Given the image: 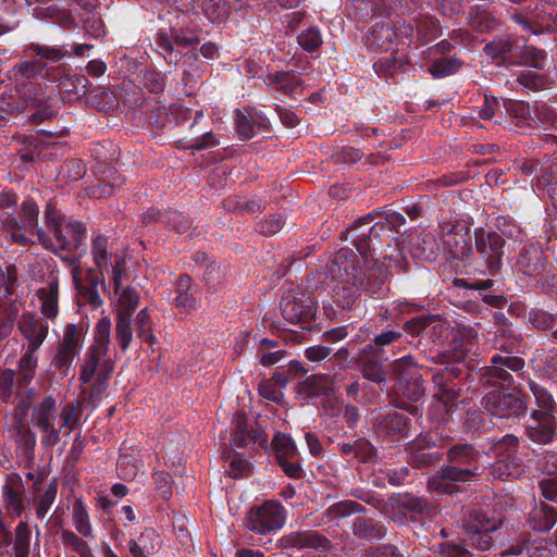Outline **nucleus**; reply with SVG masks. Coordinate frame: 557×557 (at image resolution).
Returning <instances> with one entry per match:
<instances>
[{"mask_svg":"<svg viewBox=\"0 0 557 557\" xmlns=\"http://www.w3.org/2000/svg\"><path fill=\"white\" fill-rule=\"evenodd\" d=\"M362 258L351 249L342 248L333 256L327 265V274L337 282L333 288V299L343 309L355 304L361 290L375 293L386 281L387 272L377 260H373L368 274L360 267Z\"/></svg>","mask_w":557,"mask_h":557,"instance_id":"nucleus-1","label":"nucleus"},{"mask_svg":"<svg viewBox=\"0 0 557 557\" xmlns=\"http://www.w3.org/2000/svg\"><path fill=\"white\" fill-rule=\"evenodd\" d=\"M110 342L111 321L108 317H102L95 326L94 343L86 352L79 374L82 384L92 383L90 388L84 389L82 394L87 396L94 407L102 398L114 369V362L108 356Z\"/></svg>","mask_w":557,"mask_h":557,"instance_id":"nucleus-2","label":"nucleus"},{"mask_svg":"<svg viewBox=\"0 0 557 557\" xmlns=\"http://www.w3.org/2000/svg\"><path fill=\"white\" fill-rule=\"evenodd\" d=\"M480 453L469 444H456L447 450L451 466L442 468L428 482V488L438 494L460 492L458 483H465L481 474Z\"/></svg>","mask_w":557,"mask_h":557,"instance_id":"nucleus-3","label":"nucleus"},{"mask_svg":"<svg viewBox=\"0 0 557 557\" xmlns=\"http://www.w3.org/2000/svg\"><path fill=\"white\" fill-rule=\"evenodd\" d=\"M375 214L380 215L381 212L377 211L369 213L368 215L358 219L352 226L346 230V239H351L354 242L366 267H368L371 261L376 260L374 256L376 251V243L381 237V233L397 230L405 223V218L400 213L388 210L384 212V222L379 221L370 226Z\"/></svg>","mask_w":557,"mask_h":557,"instance_id":"nucleus-4","label":"nucleus"},{"mask_svg":"<svg viewBox=\"0 0 557 557\" xmlns=\"http://www.w3.org/2000/svg\"><path fill=\"white\" fill-rule=\"evenodd\" d=\"M500 520L488 506L471 503L467 509L463 528L466 541L479 550H487L493 543V533L498 530Z\"/></svg>","mask_w":557,"mask_h":557,"instance_id":"nucleus-5","label":"nucleus"},{"mask_svg":"<svg viewBox=\"0 0 557 557\" xmlns=\"http://www.w3.org/2000/svg\"><path fill=\"white\" fill-rule=\"evenodd\" d=\"M484 410L498 421H518L527 416L528 401L520 391H492L481 400Z\"/></svg>","mask_w":557,"mask_h":557,"instance_id":"nucleus-6","label":"nucleus"},{"mask_svg":"<svg viewBox=\"0 0 557 557\" xmlns=\"http://www.w3.org/2000/svg\"><path fill=\"white\" fill-rule=\"evenodd\" d=\"M519 438L513 434H506L495 445V461L490 467L493 479L507 481L517 479L525 472L522 459L517 455Z\"/></svg>","mask_w":557,"mask_h":557,"instance_id":"nucleus-7","label":"nucleus"},{"mask_svg":"<svg viewBox=\"0 0 557 557\" xmlns=\"http://www.w3.org/2000/svg\"><path fill=\"white\" fill-rule=\"evenodd\" d=\"M286 522V510L275 500H267L253 506L247 512L245 527L257 534H268L281 530Z\"/></svg>","mask_w":557,"mask_h":557,"instance_id":"nucleus-8","label":"nucleus"},{"mask_svg":"<svg viewBox=\"0 0 557 557\" xmlns=\"http://www.w3.org/2000/svg\"><path fill=\"white\" fill-rule=\"evenodd\" d=\"M392 372L398 380L401 394L411 401H418L424 395L425 388L420 368L412 356L397 359L392 366Z\"/></svg>","mask_w":557,"mask_h":557,"instance_id":"nucleus-9","label":"nucleus"},{"mask_svg":"<svg viewBox=\"0 0 557 557\" xmlns=\"http://www.w3.org/2000/svg\"><path fill=\"white\" fill-rule=\"evenodd\" d=\"M505 240L495 232L485 231L483 227L474 230V246L483 260L490 275L500 272L504 257Z\"/></svg>","mask_w":557,"mask_h":557,"instance_id":"nucleus-10","label":"nucleus"},{"mask_svg":"<svg viewBox=\"0 0 557 557\" xmlns=\"http://www.w3.org/2000/svg\"><path fill=\"white\" fill-rule=\"evenodd\" d=\"M57 416L55 399L52 396L45 397L33 407L30 420L41 431L44 446L52 447L60 441V429L55 428Z\"/></svg>","mask_w":557,"mask_h":557,"instance_id":"nucleus-11","label":"nucleus"},{"mask_svg":"<svg viewBox=\"0 0 557 557\" xmlns=\"http://www.w3.org/2000/svg\"><path fill=\"white\" fill-rule=\"evenodd\" d=\"M491 367L480 375V383L483 386H510L512 383V375L508 370L512 372H519L524 367V360L516 356H502L494 355L491 359Z\"/></svg>","mask_w":557,"mask_h":557,"instance_id":"nucleus-12","label":"nucleus"},{"mask_svg":"<svg viewBox=\"0 0 557 557\" xmlns=\"http://www.w3.org/2000/svg\"><path fill=\"white\" fill-rule=\"evenodd\" d=\"M91 255L97 267V272L103 274L109 267L112 268V282L114 290L119 294L122 286V274L125 270V260L120 255L109 251V240L103 235H97L91 240Z\"/></svg>","mask_w":557,"mask_h":557,"instance_id":"nucleus-13","label":"nucleus"},{"mask_svg":"<svg viewBox=\"0 0 557 557\" xmlns=\"http://www.w3.org/2000/svg\"><path fill=\"white\" fill-rule=\"evenodd\" d=\"M17 94L20 95V103L26 108H36L37 111L30 115V121L34 123H41L42 121L52 117L55 110L52 107V96H45L44 89L39 84L27 83L17 86Z\"/></svg>","mask_w":557,"mask_h":557,"instance_id":"nucleus-14","label":"nucleus"},{"mask_svg":"<svg viewBox=\"0 0 557 557\" xmlns=\"http://www.w3.org/2000/svg\"><path fill=\"white\" fill-rule=\"evenodd\" d=\"M231 444L235 448L257 450L268 444V434L259 426L249 424L246 414L238 413L233 421Z\"/></svg>","mask_w":557,"mask_h":557,"instance_id":"nucleus-15","label":"nucleus"},{"mask_svg":"<svg viewBox=\"0 0 557 557\" xmlns=\"http://www.w3.org/2000/svg\"><path fill=\"white\" fill-rule=\"evenodd\" d=\"M459 370L456 367H445L433 373V382L437 388L435 397L438 399L436 408L446 413L450 410L453 401L459 396Z\"/></svg>","mask_w":557,"mask_h":557,"instance_id":"nucleus-16","label":"nucleus"},{"mask_svg":"<svg viewBox=\"0 0 557 557\" xmlns=\"http://www.w3.org/2000/svg\"><path fill=\"white\" fill-rule=\"evenodd\" d=\"M38 206L33 199H26L22 202L18 212L17 227L14 230V233H10L14 242L21 244L26 243V237L22 234V231H24L25 233H35L38 240L45 247H48L49 236L41 227H38Z\"/></svg>","mask_w":557,"mask_h":557,"instance_id":"nucleus-17","label":"nucleus"},{"mask_svg":"<svg viewBox=\"0 0 557 557\" xmlns=\"http://www.w3.org/2000/svg\"><path fill=\"white\" fill-rule=\"evenodd\" d=\"M280 306L283 318L290 324L308 323L315 313L312 299L302 293L286 294L282 297Z\"/></svg>","mask_w":557,"mask_h":557,"instance_id":"nucleus-18","label":"nucleus"},{"mask_svg":"<svg viewBox=\"0 0 557 557\" xmlns=\"http://www.w3.org/2000/svg\"><path fill=\"white\" fill-rule=\"evenodd\" d=\"M54 235V243L49 238L47 249L50 250H75L86 239V227L82 222L74 219H69L63 224L57 225L52 231Z\"/></svg>","mask_w":557,"mask_h":557,"instance_id":"nucleus-19","label":"nucleus"},{"mask_svg":"<svg viewBox=\"0 0 557 557\" xmlns=\"http://www.w3.org/2000/svg\"><path fill=\"white\" fill-rule=\"evenodd\" d=\"M84 339L83 327L75 324H67L63 337L59 342L57 354L53 360L55 368L67 369L75 356L79 352Z\"/></svg>","mask_w":557,"mask_h":557,"instance_id":"nucleus-20","label":"nucleus"},{"mask_svg":"<svg viewBox=\"0 0 557 557\" xmlns=\"http://www.w3.org/2000/svg\"><path fill=\"white\" fill-rule=\"evenodd\" d=\"M528 437L537 444H549L557 436V419L552 412H531L530 422L525 428Z\"/></svg>","mask_w":557,"mask_h":557,"instance_id":"nucleus-21","label":"nucleus"},{"mask_svg":"<svg viewBox=\"0 0 557 557\" xmlns=\"http://www.w3.org/2000/svg\"><path fill=\"white\" fill-rule=\"evenodd\" d=\"M73 280L81 297L92 308L102 305V300L98 293V286L103 285V274L98 273L96 269H88L85 276L82 277V271L77 268L72 271Z\"/></svg>","mask_w":557,"mask_h":557,"instance_id":"nucleus-22","label":"nucleus"},{"mask_svg":"<svg viewBox=\"0 0 557 557\" xmlns=\"http://www.w3.org/2000/svg\"><path fill=\"white\" fill-rule=\"evenodd\" d=\"M277 547L282 549H288L292 547L304 549V548H321L322 550H329L332 547L330 540L322 536L315 531H295L282 536L277 541Z\"/></svg>","mask_w":557,"mask_h":557,"instance_id":"nucleus-23","label":"nucleus"},{"mask_svg":"<svg viewBox=\"0 0 557 557\" xmlns=\"http://www.w3.org/2000/svg\"><path fill=\"white\" fill-rule=\"evenodd\" d=\"M374 425L379 435L391 441H398L409 435V423L406 416L399 412L377 414L374 418Z\"/></svg>","mask_w":557,"mask_h":557,"instance_id":"nucleus-24","label":"nucleus"},{"mask_svg":"<svg viewBox=\"0 0 557 557\" xmlns=\"http://www.w3.org/2000/svg\"><path fill=\"white\" fill-rule=\"evenodd\" d=\"M17 330L27 341V348L38 349L48 335V324L33 313L26 312L17 321Z\"/></svg>","mask_w":557,"mask_h":557,"instance_id":"nucleus-25","label":"nucleus"},{"mask_svg":"<svg viewBox=\"0 0 557 557\" xmlns=\"http://www.w3.org/2000/svg\"><path fill=\"white\" fill-rule=\"evenodd\" d=\"M443 240L449 253L456 259H466L471 253V246L467 242L466 233H462V228L458 224L451 222H445L441 224Z\"/></svg>","mask_w":557,"mask_h":557,"instance_id":"nucleus-26","label":"nucleus"},{"mask_svg":"<svg viewBox=\"0 0 557 557\" xmlns=\"http://www.w3.org/2000/svg\"><path fill=\"white\" fill-rule=\"evenodd\" d=\"M545 255L536 244L522 246L517 258L516 269L527 276H534L543 269Z\"/></svg>","mask_w":557,"mask_h":557,"instance_id":"nucleus-27","label":"nucleus"},{"mask_svg":"<svg viewBox=\"0 0 557 557\" xmlns=\"http://www.w3.org/2000/svg\"><path fill=\"white\" fill-rule=\"evenodd\" d=\"M2 502L7 513L20 517L23 512V483L20 476H9L2 486Z\"/></svg>","mask_w":557,"mask_h":557,"instance_id":"nucleus-28","label":"nucleus"},{"mask_svg":"<svg viewBox=\"0 0 557 557\" xmlns=\"http://www.w3.org/2000/svg\"><path fill=\"white\" fill-rule=\"evenodd\" d=\"M160 547V535L152 528H145L136 539L128 542V550L133 557H151Z\"/></svg>","mask_w":557,"mask_h":557,"instance_id":"nucleus-29","label":"nucleus"},{"mask_svg":"<svg viewBox=\"0 0 557 557\" xmlns=\"http://www.w3.org/2000/svg\"><path fill=\"white\" fill-rule=\"evenodd\" d=\"M409 66L408 55L395 50L388 55H383L373 63V70L380 77L392 78L397 74L405 72Z\"/></svg>","mask_w":557,"mask_h":557,"instance_id":"nucleus-30","label":"nucleus"},{"mask_svg":"<svg viewBox=\"0 0 557 557\" xmlns=\"http://www.w3.org/2000/svg\"><path fill=\"white\" fill-rule=\"evenodd\" d=\"M268 85L290 98L302 95L304 83L299 75L289 72H275L268 76Z\"/></svg>","mask_w":557,"mask_h":557,"instance_id":"nucleus-31","label":"nucleus"},{"mask_svg":"<svg viewBox=\"0 0 557 557\" xmlns=\"http://www.w3.org/2000/svg\"><path fill=\"white\" fill-rule=\"evenodd\" d=\"M557 522V509L554 506L541 503L529 513L528 523L536 532L549 531Z\"/></svg>","mask_w":557,"mask_h":557,"instance_id":"nucleus-32","label":"nucleus"},{"mask_svg":"<svg viewBox=\"0 0 557 557\" xmlns=\"http://www.w3.org/2000/svg\"><path fill=\"white\" fill-rule=\"evenodd\" d=\"M437 444V440H435L432 434H426L416 440L414 446L418 448L417 451L411 453L410 455V465L417 468L428 467L434 465L440 461L441 454L437 451H425V447L435 446Z\"/></svg>","mask_w":557,"mask_h":557,"instance_id":"nucleus-33","label":"nucleus"},{"mask_svg":"<svg viewBox=\"0 0 557 557\" xmlns=\"http://www.w3.org/2000/svg\"><path fill=\"white\" fill-rule=\"evenodd\" d=\"M396 32L389 24L374 25L366 38V45L371 50L388 51L396 42Z\"/></svg>","mask_w":557,"mask_h":557,"instance_id":"nucleus-34","label":"nucleus"},{"mask_svg":"<svg viewBox=\"0 0 557 557\" xmlns=\"http://www.w3.org/2000/svg\"><path fill=\"white\" fill-rule=\"evenodd\" d=\"M269 121L262 115L255 113L246 115L237 111L235 115L236 131L240 139L247 140L255 136L256 129H268Z\"/></svg>","mask_w":557,"mask_h":557,"instance_id":"nucleus-35","label":"nucleus"},{"mask_svg":"<svg viewBox=\"0 0 557 557\" xmlns=\"http://www.w3.org/2000/svg\"><path fill=\"white\" fill-rule=\"evenodd\" d=\"M123 184V180L116 170L109 168L107 169L101 177L97 178V182L87 188V194L94 198H104L110 196L115 187Z\"/></svg>","mask_w":557,"mask_h":557,"instance_id":"nucleus-36","label":"nucleus"},{"mask_svg":"<svg viewBox=\"0 0 557 557\" xmlns=\"http://www.w3.org/2000/svg\"><path fill=\"white\" fill-rule=\"evenodd\" d=\"M88 79L79 74H65L59 81V92L69 101L79 99L87 91Z\"/></svg>","mask_w":557,"mask_h":557,"instance_id":"nucleus-37","label":"nucleus"},{"mask_svg":"<svg viewBox=\"0 0 557 557\" xmlns=\"http://www.w3.org/2000/svg\"><path fill=\"white\" fill-rule=\"evenodd\" d=\"M17 205V196L11 191L0 194V223L9 233H14L17 227V219L14 213Z\"/></svg>","mask_w":557,"mask_h":557,"instance_id":"nucleus-38","label":"nucleus"},{"mask_svg":"<svg viewBox=\"0 0 557 557\" xmlns=\"http://www.w3.org/2000/svg\"><path fill=\"white\" fill-rule=\"evenodd\" d=\"M522 543L504 552L503 555H520L525 550L528 557H555L553 544L547 540H535L532 543H529L528 540H522Z\"/></svg>","mask_w":557,"mask_h":557,"instance_id":"nucleus-39","label":"nucleus"},{"mask_svg":"<svg viewBox=\"0 0 557 557\" xmlns=\"http://www.w3.org/2000/svg\"><path fill=\"white\" fill-rule=\"evenodd\" d=\"M44 69L45 63L41 60L20 62L9 72V79L20 86L22 79H34L42 73Z\"/></svg>","mask_w":557,"mask_h":557,"instance_id":"nucleus-40","label":"nucleus"},{"mask_svg":"<svg viewBox=\"0 0 557 557\" xmlns=\"http://www.w3.org/2000/svg\"><path fill=\"white\" fill-rule=\"evenodd\" d=\"M143 469V460H140L134 451L131 454L122 453L120 455L116 463V471L119 476L123 480H134Z\"/></svg>","mask_w":557,"mask_h":557,"instance_id":"nucleus-41","label":"nucleus"},{"mask_svg":"<svg viewBox=\"0 0 557 557\" xmlns=\"http://www.w3.org/2000/svg\"><path fill=\"white\" fill-rule=\"evenodd\" d=\"M40 300V311L47 319H54L58 315V284L50 283L47 287L37 292Z\"/></svg>","mask_w":557,"mask_h":557,"instance_id":"nucleus-42","label":"nucleus"},{"mask_svg":"<svg viewBox=\"0 0 557 557\" xmlns=\"http://www.w3.org/2000/svg\"><path fill=\"white\" fill-rule=\"evenodd\" d=\"M114 98L131 110L140 108L145 103L141 89L132 82H124Z\"/></svg>","mask_w":557,"mask_h":557,"instance_id":"nucleus-43","label":"nucleus"},{"mask_svg":"<svg viewBox=\"0 0 557 557\" xmlns=\"http://www.w3.org/2000/svg\"><path fill=\"white\" fill-rule=\"evenodd\" d=\"M193 282L188 275H181L177 280V296L175 304L187 311L197 309V300L191 292Z\"/></svg>","mask_w":557,"mask_h":557,"instance_id":"nucleus-44","label":"nucleus"},{"mask_svg":"<svg viewBox=\"0 0 557 557\" xmlns=\"http://www.w3.org/2000/svg\"><path fill=\"white\" fill-rule=\"evenodd\" d=\"M441 324L438 315H418L405 323V330L412 336L420 335L422 332L435 331Z\"/></svg>","mask_w":557,"mask_h":557,"instance_id":"nucleus-45","label":"nucleus"},{"mask_svg":"<svg viewBox=\"0 0 557 557\" xmlns=\"http://www.w3.org/2000/svg\"><path fill=\"white\" fill-rule=\"evenodd\" d=\"M202 11L212 23H223L227 20L231 8L226 0H203Z\"/></svg>","mask_w":557,"mask_h":557,"instance_id":"nucleus-46","label":"nucleus"},{"mask_svg":"<svg viewBox=\"0 0 557 557\" xmlns=\"http://www.w3.org/2000/svg\"><path fill=\"white\" fill-rule=\"evenodd\" d=\"M82 414L83 403L81 400L66 404L60 412L62 424L59 429H69L70 431L77 429L81 423Z\"/></svg>","mask_w":557,"mask_h":557,"instance_id":"nucleus-47","label":"nucleus"},{"mask_svg":"<svg viewBox=\"0 0 557 557\" xmlns=\"http://www.w3.org/2000/svg\"><path fill=\"white\" fill-rule=\"evenodd\" d=\"M272 446L277 461L293 459L298 455L294 441L285 434H276L272 440Z\"/></svg>","mask_w":557,"mask_h":557,"instance_id":"nucleus-48","label":"nucleus"},{"mask_svg":"<svg viewBox=\"0 0 557 557\" xmlns=\"http://www.w3.org/2000/svg\"><path fill=\"white\" fill-rule=\"evenodd\" d=\"M30 529L25 521H21L15 528L13 552L15 557H27L30 545Z\"/></svg>","mask_w":557,"mask_h":557,"instance_id":"nucleus-49","label":"nucleus"},{"mask_svg":"<svg viewBox=\"0 0 557 557\" xmlns=\"http://www.w3.org/2000/svg\"><path fill=\"white\" fill-rule=\"evenodd\" d=\"M413 245L416 246V251L413 252L416 257L425 260L435 259L437 244L431 233L420 234Z\"/></svg>","mask_w":557,"mask_h":557,"instance_id":"nucleus-50","label":"nucleus"},{"mask_svg":"<svg viewBox=\"0 0 557 557\" xmlns=\"http://www.w3.org/2000/svg\"><path fill=\"white\" fill-rule=\"evenodd\" d=\"M139 302V294L133 287L124 288L119 295L116 314L133 317Z\"/></svg>","mask_w":557,"mask_h":557,"instance_id":"nucleus-51","label":"nucleus"},{"mask_svg":"<svg viewBox=\"0 0 557 557\" xmlns=\"http://www.w3.org/2000/svg\"><path fill=\"white\" fill-rule=\"evenodd\" d=\"M115 337L121 346V349L125 351L129 347V344L133 339L132 317L116 314Z\"/></svg>","mask_w":557,"mask_h":557,"instance_id":"nucleus-52","label":"nucleus"},{"mask_svg":"<svg viewBox=\"0 0 557 557\" xmlns=\"http://www.w3.org/2000/svg\"><path fill=\"white\" fill-rule=\"evenodd\" d=\"M135 326L137 336L148 343L150 346L153 345L156 337L152 332V321L148 309H141L135 318Z\"/></svg>","mask_w":557,"mask_h":557,"instance_id":"nucleus-53","label":"nucleus"},{"mask_svg":"<svg viewBox=\"0 0 557 557\" xmlns=\"http://www.w3.org/2000/svg\"><path fill=\"white\" fill-rule=\"evenodd\" d=\"M529 385L537 406V409L533 410L532 412L546 411L553 413L554 409L556 408V403L552 394L546 388L540 386L533 381H531Z\"/></svg>","mask_w":557,"mask_h":557,"instance_id":"nucleus-54","label":"nucleus"},{"mask_svg":"<svg viewBox=\"0 0 557 557\" xmlns=\"http://www.w3.org/2000/svg\"><path fill=\"white\" fill-rule=\"evenodd\" d=\"M73 520L75 529L79 534L84 537H90L92 535V527L88 512L79 500H77L73 506Z\"/></svg>","mask_w":557,"mask_h":557,"instance_id":"nucleus-55","label":"nucleus"},{"mask_svg":"<svg viewBox=\"0 0 557 557\" xmlns=\"http://www.w3.org/2000/svg\"><path fill=\"white\" fill-rule=\"evenodd\" d=\"M331 380L327 375H312L305 381L302 389L310 397H317L327 394L331 389Z\"/></svg>","mask_w":557,"mask_h":557,"instance_id":"nucleus-56","label":"nucleus"},{"mask_svg":"<svg viewBox=\"0 0 557 557\" xmlns=\"http://www.w3.org/2000/svg\"><path fill=\"white\" fill-rule=\"evenodd\" d=\"M459 67L460 62L455 58L440 59L430 65L429 72L434 78H442L454 74Z\"/></svg>","mask_w":557,"mask_h":557,"instance_id":"nucleus-57","label":"nucleus"},{"mask_svg":"<svg viewBox=\"0 0 557 557\" xmlns=\"http://www.w3.org/2000/svg\"><path fill=\"white\" fill-rule=\"evenodd\" d=\"M57 491H58V484L53 480L47 485L45 492L39 497V499L36 504L35 512H36L37 518L44 519L45 516L48 513L51 505L54 503V499L57 496Z\"/></svg>","mask_w":557,"mask_h":557,"instance_id":"nucleus-58","label":"nucleus"},{"mask_svg":"<svg viewBox=\"0 0 557 557\" xmlns=\"http://www.w3.org/2000/svg\"><path fill=\"white\" fill-rule=\"evenodd\" d=\"M521 62L528 66L542 70L546 62V52L535 47H525L520 53Z\"/></svg>","mask_w":557,"mask_h":557,"instance_id":"nucleus-59","label":"nucleus"},{"mask_svg":"<svg viewBox=\"0 0 557 557\" xmlns=\"http://www.w3.org/2000/svg\"><path fill=\"white\" fill-rule=\"evenodd\" d=\"M61 541L66 547L72 548L81 557H88L90 555L88 544L78 537L73 531L62 530Z\"/></svg>","mask_w":557,"mask_h":557,"instance_id":"nucleus-60","label":"nucleus"},{"mask_svg":"<svg viewBox=\"0 0 557 557\" xmlns=\"http://www.w3.org/2000/svg\"><path fill=\"white\" fill-rule=\"evenodd\" d=\"M297 40L299 46L308 52L318 50L322 45V37L317 27H310L304 30L298 35Z\"/></svg>","mask_w":557,"mask_h":557,"instance_id":"nucleus-61","label":"nucleus"},{"mask_svg":"<svg viewBox=\"0 0 557 557\" xmlns=\"http://www.w3.org/2000/svg\"><path fill=\"white\" fill-rule=\"evenodd\" d=\"M496 228L506 237L515 239V240H522L523 233L521 228L516 225L513 220L509 216L499 215L496 218L495 223Z\"/></svg>","mask_w":557,"mask_h":557,"instance_id":"nucleus-62","label":"nucleus"},{"mask_svg":"<svg viewBox=\"0 0 557 557\" xmlns=\"http://www.w3.org/2000/svg\"><path fill=\"white\" fill-rule=\"evenodd\" d=\"M141 84L148 91L159 94L164 89V75L157 70H146L143 73Z\"/></svg>","mask_w":557,"mask_h":557,"instance_id":"nucleus-63","label":"nucleus"},{"mask_svg":"<svg viewBox=\"0 0 557 557\" xmlns=\"http://www.w3.org/2000/svg\"><path fill=\"white\" fill-rule=\"evenodd\" d=\"M507 112L518 120V123L529 124L531 117V109L529 103L524 101L508 100L505 102Z\"/></svg>","mask_w":557,"mask_h":557,"instance_id":"nucleus-64","label":"nucleus"}]
</instances>
